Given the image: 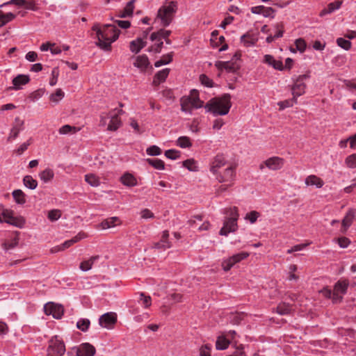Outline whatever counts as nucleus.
<instances>
[{"instance_id":"nucleus-1","label":"nucleus","mask_w":356,"mask_h":356,"mask_svg":"<svg viewBox=\"0 0 356 356\" xmlns=\"http://www.w3.org/2000/svg\"><path fill=\"white\" fill-rule=\"evenodd\" d=\"M92 30L96 33V38H97L96 44L104 51H111V43L119 37L120 31L115 26L112 24L101 26L99 24H95Z\"/></svg>"},{"instance_id":"nucleus-2","label":"nucleus","mask_w":356,"mask_h":356,"mask_svg":"<svg viewBox=\"0 0 356 356\" xmlns=\"http://www.w3.org/2000/svg\"><path fill=\"white\" fill-rule=\"evenodd\" d=\"M231 106V96L229 94L212 98L204 106L205 108L214 115H225L227 114Z\"/></svg>"},{"instance_id":"nucleus-3","label":"nucleus","mask_w":356,"mask_h":356,"mask_svg":"<svg viewBox=\"0 0 356 356\" xmlns=\"http://www.w3.org/2000/svg\"><path fill=\"white\" fill-rule=\"evenodd\" d=\"M225 214L226 216L223 226L220 230V234L223 236H227L229 233L235 232L238 228V209L236 207L227 209Z\"/></svg>"},{"instance_id":"nucleus-4","label":"nucleus","mask_w":356,"mask_h":356,"mask_svg":"<svg viewBox=\"0 0 356 356\" xmlns=\"http://www.w3.org/2000/svg\"><path fill=\"white\" fill-rule=\"evenodd\" d=\"M177 10L176 1H170L168 5H164L159 9L157 17L161 19L163 26H167L171 23Z\"/></svg>"},{"instance_id":"nucleus-5","label":"nucleus","mask_w":356,"mask_h":356,"mask_svg":"<svg viewBox=\"0 0 356 356\" xmlns=\"http://www.w3.org/2000/svg\"><path fill=\"white\" fill-rule=\"evenodd\" d=\"M65 351V344L58 336H54L49 340L47 356H62Z\"/></svg>"},{"instance_id":"nucleus-6","label":"nucleus","mask_w":356,"mask_h":356,"mask_svg":"<svg viewBox=\"0 0 356 356\" xmlns=\"http://www.w3.org/2000/svg\"><path fill=\"white\" fill-rule=\"evenodd\" d=\"M236 168L232 164H228L225 168L218 171L217 174H213L216 179L220 183H229L234 184L236 176Z\"/></svg>"},{"instance_id":"nucleus-7","label":"nucleus","mask_w":356,"mask_h":356,"mask_svg":"<svg viewBox=\"0 0 356 356\" xmlns=\"http://www.w3.org/2000/svg\"><path fill=\"white\" fill-rule=\"evenodd\" d=\"M1 215L4 218V222L15 227L22 228L25 223L24 218L22 216H15L12 210L3 208Z\"/></svg>"},{"instance_id":"nucleus-8","label":"nucleus","mask_w":356,"mask_h":356,"mask_svg":"<svg viewBox=\"0 0 356 356\" xmlns=\"http://www.w3.org/2000/svg\"><path fill=\"white\" fill-rule=\"evenodd\" d=\"M1 215L4 218V222L15 227L22 228L25 223L24 218L22 216H15L12 210L3 208Z\"/></svg>"},{"instance_id":"nucleus-9","label":"nucleus","mask_w":356,"mask_h":356,"mask_svg":"<svg viewBox=\"0 0 356 356\" xmlns=\"http://www.w3.org/2000/svg\"><path fill=\"white\" fill-rule=\"evenodd\" d=\"M309 78V74H305L300 75L296 77V79H293L294 83L291 87L293 96L297 98L298 97H300L305 93L306 88V84L305 83V81Z\"/></svg>"},{"instance_id":"nucleus-10","label":"nucleus","mask_w":356,"mask_h":356,"mask_svg":"<svg viewBox=\"0 0 356 356\" xmlns=\"http://www.w3.org/2000/svg\"><path fill=\"white\" fill-rule=\"evenodd\" d=\"M347 280H339L334 286L333 289V302H340L343 299V296L346 293L348 286Z\"/></svg>"},{"instance_id":"nucleus-11","label":"nucleus","mask_w":356,"mask_h":356,"mask_svg":"<svg viewBox=\"0 0 356 356\" xmlns=\"http://www.w3.org/2000/svg\"><path fill=\"white\" fill-rule=\"evenodd\" d=\"M250 254L246 252H241L236 254H234L227 259H225L222 263V267L225 271L229 270L234 265L237 263H239L242 260L245 259Z\"/></svg>"},{"instance_id":"nucleus-12","label":"nucleus","mask_w":356,"mask_h":356,"mask_svg":"<svg viewBox=\"0 0 356 356\" xmlns=\"http://www.w3.org/2000/svg\"><path fill=\"white\" fill-rule=\"evenodd\" d=\"M24 128V121L20 119V118L16 117L13 122L12 127L7 138L8 142H12L15 140Z\"/></svg>"},{"instance_id":"nucleus-13","label":"nucleus","mask_w":356,"mask_h":356,"mask_svg":"<svg viewBox=\"0 0 356 356\" xmlns=\"http://www.w3.org/2000/svg\"><path fill=\"white\" fill-rule=\"evenodd\" d=\"M284 163V161L282 158L273 156L262 162L259 165V168L263 170L264 167H267L270 170H277L283 167Z\"/></svg>"},{"instance_id":"nucleus-14","label":"nucleus","mask_w":356,"mask_h":356,"mask_svg":"<svg viewBox=\"0 0 356 356\" xmlns=\"http://www.w3.org/2000/svg\"><path fill=\"white\" fill-rule=\"evenodd\" d=\"M44 312L47 315H52L54 318L59 319L63 315L64 309L60 305L54 302L47 303L44 307Z\"/></svg>"},{"instance_id":"nucleus-15","label":"nucleus","mask_w":356,"mask_h":356,"mask_svg":"<svg viewBox=\"0 0 356 356\" xmlns=\"http://www.w3.org/2000/svg\"><path fill=\"white\" fill-rule=\"evenodd\" d=\"M228 164L223 154H217L210 163V171L213 175L217 174L222 167L226 168Z\"/></svg>"},{"instance_id":"nucleus-16","label":"nucleus","mask_w":356,"mask_h":356,"mask_svg":"<svg viewBox=\"0 0 356 356\" xmlns=\"http://www.w3.org/2000/svg\"><path fill=\"white\" fill-rule=\"evenodd\" d=\"M117 321V315L114 312H108L99 318V323L102 327L111 329Z\"/></svg>"},{"instance_id":"nucleus-17","label":"nucleus","mask_w":356,"mask_h":356,"mask_svg":"<svg viewBox=\"0 0 356 356\" xmlns=\"http://www.w3.org/2000/svg\"><path fill=\"white\" fill-rule=\"evenodd\" d=\"M9 4H15L19 6H23L24 8L31 10H38L36 2L34 0H10L6 3L0 5V8Z\"/></svg>"},{"instance_id":"nucleus-18","label":"nucleus","mask_w":356,"mask_h":356,"mask_svg":"<svg viewBox=\"0 0 356 356\" xmlns=\"http://www.w3.org/2000/svg\"><path fill=\"white\" fill-rule=\"evenodd\" d=\"M77 356H94L95 348L89 343H83L77 347L73 348Z\"/></svg>"},{"instance_id":"nucleus-19","label":"nucleus","mask_w":356,"mask_h":356,"mask_svg":"<svg viewBox=\"0 0 356 356\" xmlns=\"http://www.w3.org/2000/svg\"><path fill=\"white\" fill-rule=\"evenodd\" d=\"M123 113L122 109L118 110L115 108L112 111V114L111 115V120L108 125V130L109 131H116L121 126V120L119 118V115H120Z\"/></svg>"},{"instance_id":"nucleus-20","label":"nucleus","mask_w":356,"mask_h":356,"mask_svg":"<svg viewBox=\"0 0 356 356\" xmlns=\"http://www.w3.org/2000/svg\"><path fill=\"white\" fill-rule=\"evenodd\" d=\"M149 65L150 63L148 57L145 54L138 56L135 58L134 65L140 69L141 72H145Z\"/></svg>"},{"instance_id":"nucleus-21","label":"nucleus","mask_w":356,"mask_h":356,"mask_svg":"<svg viewBox=\"0 0 356 356\" xmlns=\"http://www.w3.org/2000/svg\"><path fill=\"white\" fill-rule=\"evenodd\" d=\"M215 66L220 71L225 70L228 72H235L238 69V66L232 61H217Z\"/></svg>"},{"instance_id":"nucleus-22","label":"nucleus","mask_w":356,"mask_h":356,"mask_svg":"<svg viewBox=\"0 0 356 356\" xmlns=\"http://www.w3.org/2000/svg\"><path fill=\"white\" fill-rule=\"evenodd\" d=\"M169 233L168 231H163L162 233L161 238L160 241L156 242L154 244V248L156 249L165 250L171 247V243L168 240Z\"/></svg>"},{"instance_id":"nucleus-23","label":"nucleus","mask_w":356,"mask_h":356,"mask_svg":"<svg viewBox=\"0 0 356 356\" xmlns=\"http://www.w3.org/2000/svg\"><path fill=\"white\" fill-rule=\"evenodd\" d=\"M257 40V37L254 34L250 33L249 32L243 35L241 38V42L245 47L254 45Z\"/></svg>"},{"instance_id":"nucleus-24","label":"nucleus","mask_w":356,"mask_h":356,"mask_svg":"<svg viewBox=\"0 0 356 356\" xmlns=\"http://www.w3.org/2000/svg\"><path fill=\"white\" fill-rule=\"evenodd\" d=\"M355 212L353 210H350L342 220L341 232L345 233L348 228L352 224L355 218Z\"/></svg>"},{"instance_id":"nucleus-25","label":"nucleus","mask_w":356,"mask_h":356,"mask_svg":"<svg viewBox=\"0 0 356 356\" xmlns=\"http://www.w3.org/2000/svg\"><path fill=\"white\" fill-rule=\"evenodd\" d=\"M264 63L273 67L275 70H283V64L282 61L275 60L271 55H265L264 57Z\"/></svg>"},{"instance_id":"nucleus-26","label":"nucleus","mask_w":356,"mask_h":356,"mask_svg":"<svg viewBox=\"0 0 356 356\" xmlns=\"http://www.w3.org/2000/svg\"><path fill=\"white\" fill-rule=\"evenodd\" d=\"M29 77L27 75L19 74L13 79V84L15 90H19L21 86L26 84L29 81Z\"/></svg>"},{"instance_id":"nucleus-27","label":"nucleus","mask_w":356,"mask_h":356,"mask_svg":"<svg viewBox=\"0 0 356 356\" xmlns=\"http://www.w3.org/2000/svg\"><path fill=\"white\" fill-rule=\"evenodd\" d=\"M146 45V42L144 41L143 39L138 38L135 40H133L130 42V50L137 54Z\"/></svg>"},{"instance_id":"nucleus-28","label":"nucleus","mask_w":356,"mask_h":356,"mask_svg":"<svg viewBox=\"0 0 356 356\" xmlns=\"http://www.w3.org/2000/svg\"><path fill=\"white\" fill-rule=\"evenodd\" d=\"M169 72V68H165L159 71L154 77L153 83L157 86L159 85L161 82H163L168 77Z\"/></svg>"},{"instance_id":"nucleus-29","label":"nucleus","mask_w":356,"mask_h":356,"mask_svg":"<svg viewBox=\"0 0 356 356\" xmlns=\"http://www.w3.org/2000/svg\"><path fill=\"white\" fill-rule=\"evenodd\" d=\"M190 100L193 103L195 108H199L204 106V102L199 98V92L197 90H192L188 96Z\"/></svg>"},{"instance_id":"nucleus-30","label":"nucleus","mask_w":356,"mask_h":356,"mask_svg":"<svg viewBox=\"0 0 356 356\" xmlns=\"http://www.w3.org/2000/svg\"><path fill=\"white\" fill-rule=\"evenodd\" d=\"M120 180L122 183L127 186L131 187L137 185V180L135 177L128 172L124 174L121 177Z\"/></svg>"},{"instance_id":"nucleus-31","label":"nucleus","mask_w":356,"mask_h":356,"mask_svg":"<svg viewBox=\"0 0 356 356\" xmlns=\"http://www.w3.org/2000/svg\"><path fill=\"white\" fill-rule=\"evenodd\" d=\"M99 258V255L91 257L88 260H85L80 264L79 268L83 271H88L92 267L94 263L97 261Z\"/></svg>"},{"instance_id":"nucleus-32","label":"nucleus","mask_w":356,"mask_h":356,"mask_svg":"<svg viewBox=\"0 0 356 356\" xmlns=\"http://www.w3.org/2000/svg\"><path fill=\"white\" fill-rule=\"evenodd\" d=\"M342 4V1H337L334 2L330 3L327 5V7L325 9H323L321 12V16L325 15L327 14H330L333 13L334 11L338 10L340 8Z\"/></svg>"},{"instance_id":"nucleus-33","label":"nucleus","mask_w":356,"mask_h":356,"mask_svg":"<svg viewBox=\"0 0 356 356\" xmlns=\"http://www.w3.org/2000/svg\"><path fill=\"white\" fill-rule=\"evenodd\" d=\"M305 184L308 186H316L321 188L323 186V181L316 175H309L305 179Z\"/></svg>"},{"instance_id":"nucleus-34","label":"nucleus","mask_w":356,"mask_h":356,"mask_svg":"<svg viewBox=\"0 0 356 356\" xmlns=\"http://www.w3.org/2000/svg\"><path fill=\"white\" fill-rule=\"evenodd\" d=\"M120 223V220L117 217H111L108 218L106 220H104L102 223L100 224V226L102 229H108L113 227H115V225Z\"/></svg>"},{"instance_id":"nucleus-35","label":"nucleus","mask_w":356,"mask_h":356,"mask_svg":"<svg viewBox=\"0 0 356 356\" xmlns=\"http://www.w3.org/2000/svg\"><path fill=\"white\" fill-rule=\"evenodd\" d=\"M135 0H131L127 3L125 8L120 11L119 16L120 17H127L132 15L134 9Z\"/></svg>"},{"instance_id":"nucleus-36","label":"nucleus","mask_w":356,"mask_h":356,"mask_svg":"<svg viewBox=\"0 0 356 356\" xmlns=\"http://www.w3.org/2000/svg\"><path fill=\"white\" fill-rule=\"evenodd\" d=\"M12 195L17 204H24L26 202V195L22 190H14Z\"/></svg>"},{"instance_id":"nucleus-37","label":"nucleus","mask_w":356,"mask_h":356,"mask_svg":"<svg viewBox=\"0 0 356 356\" xmlns=\"http://www.w3.org/2000/svg\"><path fill=\"white\" fill-rule=\"evenodd\" d=\"M181 110L185 112H191L195 108L193 103L188 97H184L181 99Z\"/></svg>"},{"instance_id":"nucleus-38","label":"nucleus","mask_w":356,"mask_h":356,"mask_svg":"<svg viewBox=\"0 0 356 356\" xmlns=\"http://www.w3.org/2000/svg\"><path fill=\"white\" fill-rule=\"evenodd\" d=\"M24 185L29 189L34 190L38 186V181L34 179L31 175H26L23 178Z\"/></svg>"},{"instance_id":"nucleus-39","label":"nucleus","mask_w":356,"mask_h":356,"mask_svg":"<svg viewBox=\"0 0 356 356\" xmlns=\"http://www.w3.org/2000/svg\"><path fill=\"white\" fill-rule=\"evenodd\" d=\"M176 145L181 148H188L192 146V143L189 137L180 136L176 140Z\"/></svg>"},{"instance_id":"nucleus-40","label":"nucleus","mask_w":356,"mask_h":356,"mask_svg":"<svg viewBox=\"0 0 356 356\" xmlns=\"http://www.w3.org/2000/svg\"><path fill=\"white\" fill-rule=\"evenodd\" d=\"M291 310V306L289 304L285 302H282L277 307V312L281 315L289 314Z\"/></svg>"},{"instance_id":"nucleus-41","label":"nucleus","mask_w":356,"mask_h":356,"mask_svg":"<svg viewBox=\"0 0 356 356\" xmlns=\"http://www.w3.org/2000/svg\"><path fill=\"white\" fill-rule=\"evenodd\" d=\"M85 181L92 186H98L100 184L99 179L94 174H88L85 175Z\"/></svg>"},{"instance_id":"nucleus-42","label":"nucleus","mask_w":356,"mask_h":356,"mask_svg":"<svg viewBox=\"0 0 356 356\" xmlns=\"http://www.w3.org/2000/svg\"><path fill=\"white\" fill-rule=\"evenodd\" d=\"M229 344V340H227L224 336L218 337L216 343V347L218 350H225Z\"/></svg>"},{"instance_id":"nucleus-43","label":"nucleus","mask_w":356,"mask_h":356,"mask_svg":"<svg viewBox=\"0 0 356 356\" xmlns=\"http://www.w3.org/2000/svg\"><path fill=\"white\" fill-rule=\"evenodd\" d=\"M172 55H173V53L171 52L170 54H165V55H163L160 60H157L155 63H154V65L156 67H159L163 65H166V64H168L170 63L172 60Z\"/></svg>"},{"instance_id":"nucleus-44","label":"nucleus","mask_w":356,"mask_h":356,"mask_svg":"<svg viewBox=\"0 0 356 356\" xmlns=\"http://www.w3.org/2000/svg\"><path fill=\"white\" fill-rule=\"evenodd\" d=\"M18 242L19 238L18 237L15 236L10 240L6 241L4 243H3L2 247L5 250H9L15 248L17 245Z\"/></svg>"},{"instance_id":"nucleus-45","label":"nucleus","mask_w":356,"mask_h":356,"mask_svg":"<svg viewBox=\"0 0 356 356\" xmlns=\"http://www.w3.org/2000/svg\"><path fill=\"white\" fill-rule=\"evenodd\" d=\"M147 162L157 170H163L165 168V163L161 159H147Z\"/></svg>"},{"instance_id":"nucleus-46","label":"nucleus","mask_w":356,"mask_h":356,"mask_svg":"<svg viewBox=\"0 0 356 356\" xmlns=\"http://www.w3.org/2000/svg\"><path fill=\"white\" fill-rule=\"evenodd\" d=\"M54 175L53 170L47 168L40 172V177L44 182H48L53 179Z\"/></svg>"},{"instance_id":"nucleus-47","label":"nucleus","mask_w":356,"mask_h":356,"mask_svg":"<svg viewBox=\"0 0 356 356\" xmlns=\"http://www.w3.org/2000/svg\"><path fill=\"white\" fill-rule=\"evenodd\" d=\"M90 325V321L88 318H81L76 323V327L83 331L86 332Z\"/></svg>"},{"instance_id":"nucleus-48","label":"nucleus","mask_w":356,"mask_h":356,"mask_svg":"<svg viewBox=\"0 0 356 356\" xmlns=\"http://www.w3.org/2000/svg\"><path fill=\"white\" fill-rule=\"evenodd\" d=\"M296 102L297 98L293 96L292 99L279 102L277 105L280 106V110H284L286 108L291 107Z\"/></svg>"},{"instance_id":"nucleus-49","label":"nucleus","mask_w":356,"mask_h":356,"mask_svg":"<svg viewBox=\"0 0 356 356\" xmlns=\"http://www.w3.org/2000/svg\"><path fill=\"white\" fill-rule=\"evenodd\" d=\"M79 130V129L76 128V127H73V126H71L69 124H65L59 129L58 132L60 134H67L70 133H76Z\"/></svg>"},{"instance_id":"nucleus-50","label":"nucleus","mask_w":356,"mask_h":356,"mask_svg":"<svg viewBox=\"0 0 356 356\" xmlns=\"http://www.w3.org/2000/svg\"><path fill=\"white\" fill-rule=\"evenodd\" d=\"M165 156L172 160L177 159L181 156V152L177 149H168L165 152Z\"/></svg>"},{"instance_id":"nucleus-51","label":"nucleus","mask_w":356,"mask_h":356,"mask_svg":"<svg viewBox=\"0 0 356 356\" xmlns=\"http://www.w3.org/2000/svg\"><path fill=\"white\" fill-rule=\"evenodd\" d=\"M260 216V213L256 211H252L245 215V219L249 220L252 224L254 223L257 218Z\"/></svg>"},{"instance_id":"nucleus-52","label":"nucleus","mask_w":356,"mask_h":356,"mask_svg":"<svg viewBox=\"0 0 356 356\" xmlns=\"http://www.w3.org/2000/svg\"><path fill=\"white\" fill-rule=\"evenodd\" d=\"M183 166L191 171H196V161L194 159H187L183 162Z\"/></svg>"},{"instance_id":"nucleus-53","label":"nucleus","mask_w":356,"mask_h":356,"mask_svg":"<svg viewBox=\"0 0 356 356\" xmlns=\"http://www.w3.org/2000/svg\"><path fill=\"white\" fill-rule=\"evenodd\" d=\"M139 301L141 302L142 305H143V307L145 308L149 307L152 304L151 297L149 296H145L143 293H141L140 294Z\"/></svg>"},{"instance_id":"nucleus-54","label":"nucleus","mask_w":356,"mask_h":356,"mask_svg":"<svg viewBox=\"0 0 356 356\" xmlns=\"http://www.w3.org/2000/svg\"><path fill=\"white\" fill-rule=\"evenodd\" d=\"M337 44L344 49L345 50H348L351 47V42L349 40H345L342 38H339L337 40Z\"/></svg>"},{"instance_id":"nucleus-55","label":"nucleus","mask_w":356,"mask_h":356,"mask_svg":"<svg viewBox=\"0 0 356 356\" xmlns=\"http://www.w3.org/2000/svg\"><path fill=\"white\" fill-rule=\"evenodd\" d=\"M31 143V138H30L26 142L22 143L17 149L15 150V153L17 155L22 154L29 147V146Z\"/></svg>"},{"instance_id":"nucleus-56","label":"nucleus","mask_w":356,"mask_h":356,"mask_svg":"<svg viewBox=\"0 0 356 356\" xmlns=\"http://www.w3.org/2000/svg\"><path fill=\"white\" fill-rule=\"evenodd\" d=\"M147 154L151 156H157L161 154V149L156 145H152L146 150Z\"/></svg>"},{"instance_id":"nucleus-57","label":"nucleus","mask_w":356,"mask_h":356,"mask_svg":"<svg viewBox=\"0 0 356 356\" xmlns=\"http://www.w3.org/2000/svg\"><path fill=\"white\" fill-rule=\"evenodd\" d=\"M64 97V92L61 89H57L55 93L52 94L50 97L51 101L58 102Z\"/></svg>"},{"instance_id":"nucleus-58","label":"nucleus","mask_w":356,"mask_h":356,"mask_svg":"<svg viewBox=\"0 0 356 356\" xmlns=\"http://www.w3.org/2000/svg\"><path fill=\"white\" fill-rule=\"evenodd\" d=\"M200 81L204 86L213 87V81L205 74H201L200 76Z\"/></svg>"},{"instance_id":"nucleus-59","label":"nucleus","mask_w":356,"mask_h":356,"mask_svg":"<svg viewBox=\"0 0 356 356\" xmlns=\"http://www.w3.org/2000/svg\"><path fill=\"white\" fill-rule=\"evenodd\" d=\"M346 163L349 168H356V154H353L348 156L346 159Z\"/></svg>"},{"instance_id":"nucleus-60","label":"nucleus","mask_w":356,"mask_h":356,"mask_svg":"<svg viewBox=\"0 0 356 356\" xmlns=\"http://www.w3.org/2000/svg\"><path fill=\"white\" fill-rule=\"evenodd\" d=\"M61 213L60 210H51L48 213V218L51 221L57 220L60 217Z\"/></svg>"},{"instance_id":"nucleus-61","label":"nucleus","mask_w":356,"mask_h":356,"mask_svg":"<svg viewBox=\"0 0 356 356\" xmlns=\"http://www.w3.org/2000/svg\"><path fill=\"white\" fill-rule=\"evenodd\" d=\"M296 49L300 51V52H303L306 49V42L302 39H297L295 42Z\"/></svg>"},{"instance_id":"nucleus-62","label":"nucleus","mask_w":356,"mask_h":356,"mask_svg":"<svg viewBox=\"0 0 356 356\" xmlns=\"http://www.w3.org/2000/svg\"><path fill=\"white\" fill-rule=\"evenodd\" d=\"M275 10L270 8V7H265L264 10H263L262 15L265 17H270L274 18L275 17Z\"/></svg>"},{"instance_id":"nucleus-63","label":"nucleus","mask_w":356,"mask_h":356,"mask_svg":"<svg viewBox=\"0 0 356 356\" xmlns=\"http://www.w3.org/2000/svg\"><path fill=\"white\" fill-rule=\"evenodd\" d=\"M0 13L3 17V21L5 22V24L13 20L16 16L12 13H4L1 10H0Z\"/></svg>"},{"instance_id":"nucleus-64","label":"nucleus","mask_w":356,"mask_h":356,"mask_svg":"<svg viewBox=\"0 0 356 356\" xmlns=\"http://www.w3.org/2000/svg\"><path fill=\"white\" fill-rule=\"evenodd\" d=\"M211 346L206 344L201 347L200 348V356H211Z\"/></svg>"}]
</instances>
